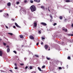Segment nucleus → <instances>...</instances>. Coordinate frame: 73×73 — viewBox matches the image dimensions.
I'll return each instance as SVG.
<instances>
[{"instance_id":"nucleus-1","label":"nucleus","mask_w":73,"mask_h":73,"mask_svg":"<svg viewBox=\"0 0 73 73\" xmlns=\"http://www.w3.org/2000/svg\"><path fill=\"white\" fill-rule=\"evenodd\" d=\"M30 9L31 12H34L36 11V8L35 5H32L30 7Z\"/></svg>"},{"instance_id":"nucleus-2","label":"nucleus","mask_w":73,"mask_h":73,"mask_svg":"<svg viewBox=\"0 0 73 73\" xmlns=\"http://www.w3.org/2000/svg\"><path fill=\"white\" fill-rule=\"evenodd\" d=\"M49 48L48 50H50V47H49V46L47 45H45L44 46V48H45V49H46V50H47V49H48Z\"/></svg>"},{"instance_id":"nucleus-3","label":"nucleus","mask_w":73,"mask_h":73,"mask_svg":"<svg viewBox=\"0 0 73 73\" xmlns=\"http://www.w3.org/2000/svg\"><path fill=\"white\" fill-rule=\"evenodd\" d=\"M15 25H16V27H17L18 28H21V27L20 26H19V25H18L16 23H15Z\"/></svg>"},{"instance_id":"nucleus-4","label":"nucleus","mask_w":73,"mask_h":73,"mask_svg":"<svg viewBox=\"0 0 73 73\" xmlns=\"http://www.w3.org/2000/svg\"><path fill=\"white\" fill-rule=\"evenodd\" d=\"M31 40H34L35 39V37H33L32 36H29Z\"/></svg>"},{"instance_id":"nucleus-5","label":"nucleus","mask_w":73,"mask_h":73,"mask_svg":"<svg viewBox=\"0 0 73 73\" xmlns=\"http://www.w3.org/2000/svg\"><path fill=\"white\" fill-rule=\"evenodd\" d=\"M62 30L63 31H65L66 32H67L68 31V30H67V29H65V28H63Z\"/></svg>"},{"instance_id":"nucleus-6","label":"nucleus","mask_w":73,"mask_h":73,"mask_svg":"<svg viewBox=\"0 0 73 73\" xmlns=\"http://www.w3.org/2000/svg\"><path fill=\"white\" fill-rule=\"evenodd\" d=\"M34 1L37 2V3H40V0H34Z\"/></svg>"},{"instance_id":"nucleus-7","label":"nucleus","mask_w":73,"mask_h":73,"mask_svg":"<svg viewBox=\"0 0 73 73\" xmlns=\"http://www.w3.org/2000/svg\"><path fill=\"white\" fill-rule=\"evenodd\" d=\"M41 24H42V25H44V26H46V23H43V22L41 23Z\"/></svg>"},{"instance_id":"nucleus-8","label":"nucleus","mask_w":73,"mask_h":73,"mask_svg":"<svg viewBox=\"0 0 73 73\" xmlns=\"http://www.w3.org/2000/svg\"><path fill=\"white\" fill-rule=\"evenodd\" d=\"M2 55H3V52L1 50H0V56H2Z\"/></svg>"},{"instance_id":"nucleus-9","label":"nucleus","mask_w":73,"mask_h":73,"mask_svg":"<svg viewBox=\"0 0 73 73\" xmlns=\"http://www.w3.org/2000/svg\"><path fill=\"white\" fill-rule=\"evenodd\" d=\"M65 1L66 3H69L71 1L70 0H65Z\"/></svg>"},{"instance_id":"nucleus-10","label":"nucleus","mask_w":73,"mask_h":73,"mask_svg":"<svg viewBox=\"0 0 73 73\" xmlns=\"http://www.w3.org/2000/svg\"><path fill=\"white\" fill-rule=\"evenodd\" d=\"M34 27H37V23L35 22L34 23Z\"/></svg>"},{"instance_id":"nucleus-11","label":"nucleus","mask_w":73,"mask_h":73,"mask_svg":"<svg viewBox=\"0 0 73 73\" xmlns=\"http://www.w3.org/2000/svg\"><path fill=\"white\" fill-rule=\"evenodd\" d=\"M7 5L9 6H11V3L10 2H9L7 3Z\"/></svg>"},{"instance_id":"nucleus-12","label":"nucleus","mask_w":73,"mask_h":73,"mask_svg":"<svg viewBox=\"0 0 73 73\" xmlns=\"http://www.w3.org/2000/svg\"><path fill=\"white\" fill-rule=\"evenodd\" d=\"M9 51H10V49L9 48H8L7 49V53L9 52Z\"/></svg>"},{"instance_id":"nucleus-13","label":"nucleus","mask_w":73,"mask_h":73,"mask_svg":"<svg viewBox=\"0 0 73 73\" xmlns=\"http://www.w3.org/2000/svg\"><path fill=\"white\" fill-rule=\"evenodd\" d=\"M38 69L39 70V71H40V72H41L42 71V70H41V68H40L38 67Z\"/></svg>"},{"instance_id":"nucleus-14","label":"nucleus","mask_w":73,"mask_h":73,"mask_svg":"<svg viewBox=\"0 0 73 73\" xmlns=\"http://www.w3.org/2000/svg\"><path fill=\"white\" fill-rule=\"evenodd\" d=\"M72 34H68V35L71 36H73V32H72Z\"/></svg>"},{"instance_id":"nucleus-15","label":"nucleus","mask_w":73,"mask_h":73,"mask_svg":"<svg viewBox=\"0 0 73 73\" xmlns=\"http://www.w3.org/2000/svg\"><path fill=\"white\" fill-rule=\"evenodd\" d=\"M41 8H42V9H45V8L43 6H41Z\"/></svg>"},{"instance_id":"nucleus-16","label":"nucleus","mask_w":73,"mask_h":73,"mask_svg":"<svg viewBox=\"0 0 73 73\" xmlns=\"http://www.w3.org/2000/svg\"><path fill=\"white\" fill-rule=\"evenodd\" d=\"M41 30H40V31H38V33L39 34H41Z\"/></svg>"},{"instance_id":"nucleus-17","label":"nucleus","mask_w":73,"mask_h":73,"mask_svg":"<svg viewBox=\"0 0 73 73\" xmlns=\"http://www.w3.org/2000/svg\"><path fill=\"white\" fill-rule=\"evenodd\" d=\"M67 58L68 59V60H71V59L70 57V56H68Z\"/></svg>"},{"instance_id":"nucleus-18","label":"nucleus","mask_w":73,"mask_h":73,"mask_svg":"<svg viewBox=\"0 0 73 73\" xmlns=\"http://www.w3.org/2000/svg\"><path fill=\"white\" fill-rule=\"evenodd\" d=\"M20 38H22L23 37V36L22 35H20Z\"/></svg>"},{"instance_id":"nucleus-19","label":"nucleus","mask_w":73,"mask_h":73,"mask_svg":"<svg viewBox=\"0 0 73 73\" xmlns=\"http://www.w3.org/2000/svg\"><path fill=\"white\" fill-rule=\"evenodd\" d=\"M30 2L31 3H33V0H30Z\"/></svg>"},{"instance_id":"nucleus-20","label":"nucleus","mask_w":73,"mask_h":73,"mask_svg":"<svg viewBox=\"0 0 73 73\" xmlns=\"http://www.w3.org/2000/svg\"><path fill=\"white\" fill-rule=\"evenodd\" d=\"M59 18L60 20H61V19H62V17L60 16V17Z\"/></svg>"},{"instance_id":"nucleus-21","label":"nucleus","mask_w":73,"mask_h":73,"mask_svg":"<svg viewBox=\"0 0 73 73\" xmlns=\"http://www.w3.org/2000/svg\"><path fill=\"white\" fill-rule=\"evenodd\" d=\"M35 56L36 57H39V56H38V55H35Z\"/></svg>"},{"instance_id":"nucleus-22","label":"nucleus","mask_w":73,"mask_h":73,"mask_svg":"<svg viewBox=\"0 0 73 73\" xmlns=\"http://www.w3.org/2000/svg\"><path fill=\"white\" fill-rule=\"evenodd\" d=\"M46 58L47 60H50V58H48L47 57H46Z\"/></svg>"},{"instance_id":"nucleus-23","label":"nucleus","mask_w":73,"mask_h":73,"mask_svg":"<svg viewBox=\"0 0 73 73\" xmlns=\"http://www.w3.org/2000/svg\"><path fill=\"white\" fill-rule=\"evenodd\" d=\"M3 44L4 45V46H6V43H5L3 42Z\"/></svg>"},{"instance_id":"nucleus-24","label":"nucleus","mask_w":73,"mask_h":73,"mask_svg":"<svg viewBox=\"0 0 73 73\" xmlns=\"http://www.w3.org/2000/svg\"><path fill=\"white\" fill-rule=\"evenodd\" d=\"M29 68L30 69H32V66H30L29 67Z\"/></svg>"},{"instance_id":"nucleus-25","label":"nucleus","mask_w":73,"mask_h":73,"mask_svg":"<svg viewBox=\"0 0 73 73\" xmlns=\"http://www.w3.org/2000/svg\"><path fill=\"white\" fill-rule=\"evenodd\" d=\"M8 34L10 35H13V34H12V33H9Z\"/></svg>"},{"instance_id":"nucleus-26","label":"nucleus","mask_w":73,"mask_h":73,"mask_svg":"<svg viewBox=\"0 0 73 73\" xmlns=\"http://www.w3.org/2000/svg\"><path fill=\"white\" fill-rule=\"evenodd\" d=\"M23 12H24V13H25V12H26V10H23Z\"/></svg>"},{"instance_id":"nucleus-27","label":"nucleus","mask_w":73,"mask_h":73,"mask_svg":"<svg viewBox=\"0 0 73 73\" xmlns=\"http://www.w3.org/2000/svg\"><path fill=\"white\" fill-rule=\"evenodd\" d=\"M41 38L42 40H45V38L43 37H42Z\"/></svg>"},{"instance_id":"nucleus-28","label":"nucleus","mask_w":73,"mask_h":73,"mask_svg":"<svg viewBox=\"0 0 73 73\" xmlns=\"http://www.w3.org/2000/svg\"><path fill=\"white\" fill-rule=\"evenodd\" d=\"M42 68H45V65L43 66L42 67Z\"/></svg>"},{"instance_id":"nucleus-29","label":"nucleus","mask_w":73,"mask_h":73,"mask_svg":"<svg viewBox=\"0 0 73 73\" xmlns=\"http://www.w3.org/2000/svg\"><path fill=\"white\" fill-rule=\"evenodd\" d=\"M20 65L21 66H23L24 65V64H20Z\"/></svg>"},{"instance_id":"nucleus-30","label":"nucleus","mask_w":73,"mask_h":73,"mask_svg":"<svg viewBox=\"0 0 73 73\" xmlns=\"http://www.w3.org/2000/svg\"><path fill=\"white\" fill-rule=\"evenodd\" d=\"M19 3H20V2H17V5H18Z\"/></svg>"},{"instance_id":"nucleus-31","label":"nucleus","mask_w":73,"mask_h":73,"mask_svg":"<svg viewBox=\"0 0 73 73\" xmlns=\"http://www.w3.org/2000/svg\"><path fill=\"white\" fill-rule=\"evenodd\" d=\"M13 52H14V53H15V54H16V53H17V52L16 51H14Z\"/></svg>"},{"instance_id":"nucleus-32","label":"nucleus","mask_w":73,"mask_h":73,"mask_svg":"<svg viewBox=\"0 0 73 73\" xmlns=\"http://www.w3.org/2000/svg\"><path fill=\"white\" fill-rule=\"evenodd\" d=\"M57 25V23H54V26H55V25Z\"/></svg>"},{"instance_id":"nucleus-33","label":"nucleus","mask_w":73,"mask_h":73,"mask_svg":"<svg viewBox=\"0 0 73 73\" xmlns=\"http://www.w3.org/2000/svg\"><path fill=\"white\" fill-rule=\"evenodd\" d=\"M27 1L25 0V1H24V3H27Z\"/></svg>"},{"instance_id":"nucleus-34","label":"nucleus","mask_w":73,"mask_h":73,"mask_svg":"<svg viewBox=\"0 0 73 73\" xmlns=\"http://www.w3.org/2000/svg\"><path fill=\"white\" fill-rule=\"evenodd\" d=\"M39 44V42H38L36 43V45H38V44Z\"/></svg>"},{"instance_id":"nucleus-35","label":"nucleus","mask_w":73,"mask_h":73,"mask_svg":"<svg viewBox=\"0 0 73 73\" xmlns=\"http://www.w3.org/2000/svg\"><path fill=\"white\" fill-rule=\"evenodd\" d=\"M5 15H6V16H9L8 14H5Z\"/></svg>"},{"instance_id":"nucleus-36","label":"nucleus","mask_w":73,"mask_h":73,"mask_svg":"<svg viewBox=\"0 0 73 73\" xmlns=\"http://www.w3.org/2000/svg\"><path fill=\"white\" fill-rule=\"evenodd\" d=\"M28 68V66H27L25 67V69H27V68Z\"/></svg>"},{"instance_id":"nucleus-37","label":"nucleus","mask_w":73,"mask_h":73,"mask_svg":"<svg viewBox=\"0 0 73 73\" xmlns=\"http://www.w3.org/2000/svg\"><path fill=\"white\" fill-rule=\"evenodd\" d=\"M62 69V68H61V67H59V69Z\"/></svg>"},{"instance_id":"nucleus-38","label":"nucleus","mask_w":73,"mask_h":73,"mask_svg":"<svg viewBox=\"0 0 73 73\" xmlns=\"http://www.w3.org/2000/svg\"><path fill=\"white\" fill-rule=\"evenodd\" d=\"M13 28H14L15 29H15H16V26H14L13 27Z\"/></svg>"},{"instance_id":"nucleus-39","label":"nucleus","mask_w":73,"mask_h":73,"mask_svg":"<svg viewBox=\"0 0 73 73\" xmlns=\"http://www.w3.org/2000/svg\"><path fill=\"white\" fill-rule=\"evenodd\" d=\"M15 69H17V67H16L15 68Z\"/></svg>"},{"instance_id":"nucleus-40","label":"nucleus","mask_w":73,"mask_h":73,"mask_svg":"<svg viewBox=\"0 0 73 73\" xmlns=\"http://www.w3.org/2000/svg\"><path fill=\"white\" fill-rule=\"evenodd\" d=\"M25 61H26L27 60V58H24Z\"/></svg>"},{"instance_id":"nucleus-41","label":"nucleus","mask_w":73,"mask_h":73,"mask_svg":"<svg viewBox=\"0 0 73 73\" xmlns=\"http://www.w3.org/2000/svg\"><path fill=\"white\" fill-rule=\"evenodd\" d=\"M5 27H6V28H7V29H8V27L7 26H5Z\"/></svg>"},{"instance_id":"nucleus-42","label":"nucleus","mask_w":73,"mask_h":73,"mask_svg":"<svg viewBox=\"0 0 73 73\" xmlns=\"http://www.w3.org/2000/svg\"><path fill=\"white\" fill-rule=\"evenodd\" d=\"M11 20H12V21H15V19H12Z\"/></svg>"},{"instance_id":"nucleus-43","label":"nucleus","mask_w":73,"mask_h":73,"mask_svg":"<svg viewBox=\"0 0 73 73\" xmlns=\"http://www.w3.org/2000/svg\"><path fill=\"white\" fill-rule=\"evenodd\" d=\"M44 44V43H43V42H42L41 43V45H43V44Z\"/></svg>"},{"instance_id":"nucleus-44","label":"nucleus","mask_w":73,"mask_h":73,"mask_svg":"<svg viewBox=\"0 0 73 73\" xmlns=\"http://www.w3.org/2000/svg\"><path fill=\"white\" fill-rule=\"evenodd\" d=\"M9 71H10V72H12V70H9Z\"/></svg>"},{"instance_id":"nucleus-45","label":"nucleus","mask_w":73,"mask_h":73,"mask_svg":"<svg viewBox=\"0 0 73 73\" xmlns=\"http://www.w3.org/2000/svg\"><path fill=\"white\" fill-rule=\"evenodd\" d=\"M71 27H73V23L72 24V25H71Z\"/></svg>"},{"instance_id":"nucleus-46","label":"nucleus","mask_w":73,"mask_h":73,"mask_svg":"<svg viewBox=\"0 0 73 73\" xmlns=\"http://www.w3.org/2000/svg\"><path fill=\"white\" fill-rule=\"evenodd\" d=\"M6 47H7V48H9V46H6Z\"/></svg>"},{"instance_id":"nucleus-47","label":"nucleus","mask_w":73,"mask_h":73,"mask_svg":"<svg viewBox=\"0 0 73 73\" xmlns=\"http://www.w3.org/2000/svg\"><path fill=\"white\" fill-rule=\"evenodd\" d=\"M48 10L49 12H50V10L49 9H48Z\"/></svg>"},{"instance_id":"nucleus-48","label":"nucleus","mask_w":73,"mask_h":73,"mask_svg":"<svg viewBox=\"0 0 73 73\" xmlns=\"http://www.w3.org/2000/svg\"><path fill=\"white\" fill-rule=\"evenodd\" d=\"M14 64L16 66H17V64Z\"/></svg>"},{"instance_id":"nucleus-49","label":"nucleus","mask_w":73,"mask_h":73,"mask_svg":"<svg viewBox=\"0 0 73 73\" xmlns=\"http://www.w3.org/2000/svg\"><path fill=\"white\" fill-rule=\"evenodd\" d=\"M50 17H51V18H52V16H50Z\"/></svg>"},{"instance_id":"nucleus-50","label":"nucleus","mask_w":73,"mask_h":73,"mask_svg":"<svg viewBox=\"0 0 73 73\" xmlns=\"http://www.w3.org/2000/svg\"><path fill=\"white\" fill-rule=\"evenodd\" d=\"M3 11L2 10H0V12H2Z\"/></svg>"},{"instance_id":"nucleus-51","label":"nucleus","mask_w":73,"mask_h":73,"mask_svg":"<svg viewBox=\"0 0 73 73\" xmlns=\"http://www.w3.org/2000/svg\"><path fill=\"white\" fill-rule=\"evenodd\" d=\"M23 46H24V45H22V47H23Z\"/></svg>"},{"instance_id":"nucleus-52","label":"nucleus","mask_w":73,"mask_h":73,"mask_svg":"<svg viewBox=\"0 0 73 73\" xmlns=\"http://www.w3.org/2000/svg\"><path fill=\"white\" fill-rule=\"evenodd\" d=\"M49 7H48V9H49Z\"/></svg>"},{"instance_id":"nucleus-53","label":"nucleus","mask_w":73,"mask_h":73,"mask_svg":"<svg viewBox=\"0 0 73 73\" xmlns=\"http://www.w3.org/2000/svg\"><path fill=\"white\" fill-rule=\"evenodd\" d=\"M46 10L47 9V8H46Z\"/></svg>"},{"instance_id":"nucleus-54","label":"nucleus","mask_w":73,"mask_h":73,"mask_svg":"<svg viewBox=\"0 0 73 73\" xmlns=\"http://www.w3.org/2000/svg\"><path fill=\"white\" fill-rule=\"evenodd\" d=\"M1 40V39H0V40Z\"/></svg>"},{"instance_id":"nucleus-55","label":"nucleus","mask_w":73,"mask_h":73,"mask_svg":"<svg viewBox=\"0 0 73 73\" xmlns=\"http://www.w3.org/2000/svg\"><path fill=\"white\" fill-rule=\"evenodd\" d=\"M1 40H0V42H1Z\"/></svg>"}]
</instances>
